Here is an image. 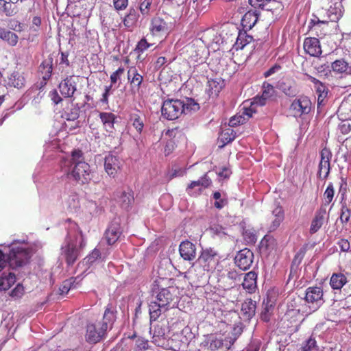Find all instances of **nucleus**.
<instances>
[{
    "instance_id": "obj_34",
    "label": "nucleus",
    "mask_w": 351,
    "mask_h": 351,
    "mask_svg": "<svg viewBox=\"0 0 351 351\" xmlns=\"http://www.w3.org/2000/svg\"><path fill=\"white\" fill-rule=\"evenodd\" d=\"M17 8L12 2L7 0H0V14H4L6 16H12L17 12Z\"/></svg>"
},
{
    "instance_id": "obj_10",
    "label": "nucleus",
    "mask_w": 351,
    "mask_h": 351,
    "mask_svg": "<svg viewBox=\"0 0 351 351\" xmlns=\"http://www.w3.org/2000/svg\"><path fill=\"white\" fill-rule=\"evenodd\" d=\"M320 158L318 176L321 179L324 180L328 176L330 170V161L332 158V153L330 149L323 148L320 152Z\"/></svg>"
},
{
    "instance_id": "obj_7",
    "label": "nucleus",
    "mask_w": 351,
    "mask_h": 351,
    "mask_svg": "<svg viewBox=\"0 0 351 351\" xmlns=\"http://www.w3.org/2000/svg\"><path fill=\"white\" fill-rule=\"evenodd\" d=\"M107 330L106 324L88 323L86 326V341L89 343H96L104 338Z\"/></svg>"
},
{
    "instance_id": "obj_21",
    "label": "nucleus",
    "mask_w": 351,
    "mask_h": 351,
    "mask_svg": "<svg viewBox=\"0 0 351 351\" xmlns=\"http://www.w3.org/2000/svg\"><path fill=\"white\" fill-rule=\"evenodd\" d=\"M117 311L116 307L112 304H108L104 311L102 321L100 322L101 324H106V329H111L112 325L116 319V314Z\"/></svg>"
},
{
    "instance_id": "obj_1",
    "label": "nucleus",
    "mask_w": 351,
    "mask_h": 351,
    "mask_svg": "<svg viewBox=\"0 0 351 351\" xmlns=\"http://www.w3.org/2000/svg\"><path fill=\"white\" fill-rule=\"evenodd\" d=\"M177 289L174 287L153 290L149 298V314L152 322L156 321L162 313L167 311L177 298Z\"/></svg>"
},
{
    "instance_id": "obj_13",
    "label": "nucleus",
    "mask_w": 351,
    "mask_h": 351,
    "mask_svg": "<svg viewBox=\"0 0 351 351\" xmlns=\"http://www.w3.org/2000/svg\"><path fill=\"white\" fill-rule=\"evenodd\" d=\"M61 95L65 98H71L77 90V82L73 75L67 76L58 86Z\"/></svg>"
},
{
    "instance_id": "obj_40",
    "label": "nucleus",
    "mask_w": 351,
    "mask_h": 351,
    "mask_svg": "<svg viewBox=\"0 0 351 351\" xmlns=\"http://www.w3.org/2000/svg\"><path fill=\"white\" fill-rule=\"evenodd\" d=\"M151 30L154 34L165 32L167 30V24L161 18H154L152 21Z\"/></svg>"
},
{
    "instance_id": "obj_9",
    "label": "nucleus",
    "mask_w": 351,
    "mask_h": 351,
    "mask_svg": "<svg viewBox=\"0 0 351 351\" xmlns=\"http://www.w3.org/2000/svg\"><path fill=\"white\" fill-rule=\"evenodd\" d=\"M253 260V252L247 248H244L237 252L234 257V263L240 269L245 271L250 268Z\"/></svg>"
},
{
    "instance_id": "obj_22",
    "label": "nucleus",
    "mask_w": 351,
    "mask_h": 351,
    "mask_svg": "<svg viewBox=\"0 0 351 351\" xmlns=\"http://www.w3.org/2000/svg\"><path fill=\"white\" fill-rule=\"evenodd\" d=\"M307 108V101L306 98H300L295 99L291 106L290 112L295 117H301L304 113V110Z\"/></svg>"
},
{
    "instance_id": "obj_24",
    "label": "nucleus",
    "mask_w": 351,
    "mask_h": 351,
    "mask_svg": "<svg viewBox=\"0 0 351 351\" xmlns=\"http://www.w3.org/2000/svg\"><path fill=\"white\" fill-rule=\"evenodd\" d=\"M224 86V81L220 78L208 80L206 90L210 96L216 97Z\"/></svg>"
},
{
    "instance_id": "obj_17",
    "label": "nucleus",
    "mask_w": 351,
    "mask_h": 351,
    "mask_svg": "<svg viewBox=\"0 0 351 351\" xmlns=\"http://www.w3.org/2000/svg\"><path fill=\"white\" fill-rule=\"evenodd\" d=\"M179 252L184 260L191 262L196 258L195 245L189 241H182L179 247Z\"/></svg>"
},
{
    "instance_id": "obj_63",
    "label": "nucleus",
    "mask_w": 351,
    "mask_h": 351,
    "mask_svg": "<svg viewBox=\"0 0 351 351\" xmlns=\"http://www.w3.org/2000/svg\"><path fill=\"white\" fill-rule=\"evenodd\" d=\"M304 255L305 251L304 250H301L299 252H298L293 260L292 267L298 266L300 264Z\"/></svg>"
},
{
    "instance_id": "obj_61",
    "label": "nucleus",
    "mask_w": 351,
    "mask_h": 351,
    "mask_svg": "<svg viewBox=\"0 0 351 351\" xmlns=\"http://www.w3.org/2000/svg\"><path fill=\"white\" fill-rule=\"evenodd\" d=\"M113 4L117 10H123L128 5V0H113Z\"/></svg>"
},
{
    "instance_id": "obj_57",
    "label": "nucleus",
    "mask_w": 351,
    "mask_h": 351,
    "mask_svg": "<svg viewBox=\"0 0 351 351\" xmlns=\"http://www.w3.org/2000/svg\"><path fill=\"white\" fill-rule=\"evenodd\" d=\"M244 239L249 243H254L256 241V234L251 230H246L243 233Z\"/></svg>"
},
{
    "instance_id": "obj_42",
    "label": "nucleus",
    "mask_w": 351,
    "mask_h": 351,
    "mask_svg": "<svg viewBox=\"0 0 351 351\" xmlns=\"http://www.w3.org/2000/svg\"><path fill=\"white\" fill-rule=\"evenodd\" d=\"M351 219V210L348 208L346 203H343L340 209L339 220L344 226L347 225Z\"/></svg>"
},
{
    "instance_id": "obj_55",
    "label": "nucleus",
    "mask_w": 351,
    "mask_h": 351,
    "mask_svg": "<svg viewBox=\"0 0 351 351\" xmlns=\"http://www.w3.org/2000/svg\"><path fill=\"white\" fill-rule=\"evenodd\" d=\"M152 0H143L140 5L139 9L143 15H147L149 12Z\"/></svg>"
},
{
    "instance_id": "obj_23",
    "label": "nucleus",
    "mask_w": 351,
    "mask_h": 351,
    "mask_svg": "<svg viewBox=\"0 0 351 351\" xmlns=\"http://www.w3.org/2000/svg\"><path fill=\"white\" fill-rule=\"evenodd\" d=\"M256 302L252 299H247L241 305V314L245 319L250 320L254 316L256 312Z\"/></svg>"
},
{
    "instance_id": "obj_54",
    "label": "nucleus",
    "mask_w": 351,
    "mask_h": 351,
    "mask_svg": "<svg viewBox=\"0 0 351 351\" xmlns=\"http://www.w3.org/2000/svg\"><path fill=\"white\" fill-rule=\"evenodd\" d=\"M80 109L78 106H75L72 107L69 112L66 113V119L68 121H75L80 115Z\"/></svg>"
},
{
    "instance_id": "obj_49",
    "label": "nucleus",
    "mask_w": 351,
    "mask_h": 351,
    "mask_svg": "<svg viewBox=\"0 0 351 351\" xmlns=\"http://www.w3.org/2000/svg\"><path fill=\"white\" fill-rule=\"evenodd\" d=\"M334 188L332 183H329L324 193V203L322 204L321 206H324L326 208L327 206L329 205V204L332 201V199L334 197Z\"/></svg>"
},
{
    "instance_id": "obj_30",
    "label": "nucleus",
    "mask_w": 351,
    "mask_h": 351,
    "mask_svg": "<svg viewBox=\"0 0 351 351\" xmlns=\"http://www.w3.org/2000/svg\"><path fill=\"white\" fill-rule=\"evenodd\" d=\"M40 71L43 74V78L45 81L48 80L51 75L53 69V58L49 56L47 58L44 60L41 63L40 67Z\"/></svg>"
},
{
    "instance_id": "obj_31",
    "label": "nucleus",
    "mask_w": 351,
    "mask_h": 351,
    "mask_svg": "<svg viewBox=\"0 0 351 351\" xmlns=\"http://www.w3.org/2000/svg\"><path fill=\"white\" fill-rule=\"evenodd\" d=\"M279 88L289 97H293L297 94L296 86L292 80L288 79L282 80L279 84Z\"/></svg>"
},
{
    "instance_id": "obj_29",
    "label": "nucleus",
    "mask_w": 351,
    "mask_h": 351,
    "mask_svg": "<svg viewBox=\"0 0 351 351\" xmlns=\"http://www.w3.org/2000/svg\"><path fill=\"white\" fill-rule=\"evenodd\" d=\"M252 40L253 37L250 35H248L246 32V30L240 31L239 32L234 47L237 51L243 49L245 46H246L247 44H250Z\"/></svg>"
},
{
    "instance_id": "obj_36",
    "label": "nucleus",
    "mask_w": 351,
    "mask_h": 351,
    "mask_svg": "<svg viewBox=\"0 0 351 351\" xmlns=\"http://www.w3.org/2000/svg\"><path fill=\"white\" fill-rule=\"evenodd\" d=\"M149 322H151L150 319ZM149 332L153 335V338L155 341H157V339L163 337L165 335V325L160 322L153 324V322H150Z\"/></svg>"
},
{
    "instance_id": "obj_60",
    "label": "nucleus",
    "mask_w": 351,
    "mask_h": 351,
    "mask_svg": "<svg viewBox=\"0 0 351 351\" xmlns=\"http://www.w3.org/2000/svg\"><path fill=\"white\" fill-rule=\"evenodd\" d=\"M124 72L123 67H119L117 71L113 72L110 75V81L112 84H115L120 79L121 75Z\"/></svg>"
},
{
    "instance_id": "obj_4",
    "label": "nucleus",
    "mask_w": 351,
    "mask_h": 351,
    "mask_svg": "<svg viewBox=\"0 0 351 351\" xmlns=\"http://www.w3.org/2000/svg\"><path fill=\"white\" fill-rule=\"evenodd\" d=\"M8 246L10 253L8 255V263L11 268L17 269L28 263L32 256V250L26 244L14 241Z\"/></svg>"
},
{
    "instance_id": "obj_18",
    "label": "nucleus",
    "mask_w": 351,
    "mask_h": 351,
    "mask_svg": "<svg viewBox=\"0 0 351 351\" xmlns=\"http://www.w3.org/2000/svg\"><path fill=\"white\" fill-rule=\"evenodd\" d=\"M217 256V252L215 250L206 248L202 250L201 255L198 258V262L204 268L208 269L211 265H215Z\"/></svg>"
},
{
    "instance_id": "obj_12",
    "label": "nucleus",
    "mask_w": 351,
    "mask_h": 351,
    "mask_svg": "<svg viewBox=\"0 0 351 351\" xmlns=\"http://www.w3.org/2000/svg\"><path fill=\"white\" fill-rule=\"evenodd\" d=\"M328 19H317L316 21L314 19L311 20L312 25H315L316 23H327L329 21L337 22L343 16L342 5L341 3H335L334 6H330L327 10Z\"/></svg>"
},
{
    "instance_id": "obj_32",
    "label": "nucleus",
    "mask_w": 351,
    "mask_h": 351,
    "mask_svg": "<svg viewBox=\"0 0 351 351\" xmlns=\"http://www.w3.org/2000/svg\"><path fill=\"white\" fill-rule=\"evenodd\" d=\"M322 54L319 40L316 38H308V55L317 58V61L320 59L318 57Z\"/></svg>"
},
{
    "instance_id": "obj_47",
    "label": "nucleus",
    "mask_w": 351,
    "mask_h": 351,
    "mask_svg": "<svg viewBox=\"0 0 351 351\" xmlns=\"http://www.w3.org/2000/svg\"><path fill=\"white\" fill-rule=\"evenodd\" d=\"M184 104V114L190 112H195L199 110V104L192 98H186L185 100H182Z\"/></svg>"
},
{
    "instance_id": "obj_19",
    "label": "nucleus",
    "mask_w": 351,
    "mask_h": 351,
    "mask_svg": "<svg viewBox=\"0 0 351 351\" xmlns=\"http://www.w3.org/2000/svg\"><path fill=\"white\" fill-rule=\"evenodd\" d=\"M128 80L130 83L131 89L134 93H138L143 84V77L135 67H131L128 71Z\"/></svg>"
},
{
    "instance_id": "obj_43",
    "label": "nucleus",
    "mask_w": 351,
    "mask_h": 351,
    "mask_svg": "<svg viewBox=\"0 0 351 351\" xmlns=\"http://www.w3.org/2000/svg\"><path fill=\"white\" fill-rule=\"evenodd\" d=\"M138 20V14L135 9L130 8L128 14L123 19V24L126 27H133Z\"/></svg>"
},
{
    "instance_id": "obj_59",
    "label": "nucleus",
    "mask_w": 351,
    "mask_h": 351,
    "mask_svg": "<svg viewBox=\"0 0 351 351\" xmlns=\"http://www.w3.org/2000/svg\"><path fill=\"white\" fill-rule=\"evenodd\" d=\"M339 129L343 134H348L351 132V124L348 121H342L339 125Z\"/></svg>"
},
{
    "instance_id": "obj_35",
    "label": "nucleus",
    "mask_w": 351,
    "mask_h": 351,
    "mask_svg": "<svg viewBox=\"0 0 351 351\" xmlns=\"http://www.w3.org/2000/svg\"><path fill=\"white\" fill-rule=\"evenodd\" d=\"M347 282V278L341 273H335L330 280V285L333 289L340 290Z\"/></svg>"
},
{
    "instance_id": "obj_58",
    "label": "nucleus",
    "mask_w": 351,
    "mask_h": 351,
    "mask_svg": "<svg viewBox=\"0 0 351 351\" xmlns=\"http://www.w3.org/2000/svg\"><path fill=\"white\" fill-rule=\"evenodd\" d=\"M151 45H152V44L148 43L145 38H142L138 43L136 50L138 52L143 53L146 49H147Z\"/></svg>"
},
{
    "instance_id": "obj_26",
    "label": "nucleus",
    "mask_w": 351,
    "mask_h": 351,
    "mask_svg": "<svg viewBox=\"0 0 351 351\" xmlns=\"http://www.w3.org/2000/svg\"><path fill=\"white\" fill-rule=\"evenodd\" d=\"M263 91L261 97L256 96L254 97L255 104H258V106H263L265 104L266 100L271 97L274 93V87L270 84H263Z\"/></svg>"
},
{
    "instance_id": "obj_11",
    "label": "nucleus",
    "mask_w": 351,
    "mask_h": 351,
    "mask_svg": "<svg viewBox=\"0 0 351 351\" xmlns=\"http://www.w3.org/2000/svg\"><path fill=\"white\" fill-rule=\"evenodd\" d=\"M328 219V214L324 206H321L317 209L312 219L309 232L314 234L317 232L322 226L327 223Z\"/></svg>"
},
{
    "instance_id": "obj_33",
    "label": "nucleus",
    "mask_w": 351,
    "mask_h": 351,
    "mask_svg": "<svg viewBox=\"0 0 351 351\" xmlns=\"http://www.w3.org/2000/svg\"><path fill=\"white\" fill-rule=\"evenodd\" d=\"M99 117L107 132H112L116 116L112 112H100Z\"/></svg>"
},
{
    "instance_id": "obj_48",
    "label": "nucleus",
    "mask_w": 351,
    "mask_h": 351,
    "mask_svg": "<svg viewBox=\"0 0 351 351\" xmlns=\"http://www.w3.org/2000/svg\"><path fill=\"white\" fill-rule=\"evenodd\" d=\"M348 68V64L343 59L337 60L332 63L333 71L339 73L346 72Z\"/></svg>"
},
{
    "instance_id": "obj_28",
    "label": "nucleus",
    "mask_w": 351,
    "mask_h": 351,
    "mask_svg": "<svg viewBox=\"0 0 351 351\" xmlns=\"http://www.w3.org/2000/svg\"><path fill=\"white\" fill-rule=\"evenodd\" d=\"M117 193L120 194L119 195V203L120 206L125 210L129 209L132 203L134 202V196L131 190H128V191H121L117 192Z\"/></svg>"
},
{
    "instance_id": "obj_38",
    "label": "nucleus",
    "mask_w": 351,
    "mask_h": 351,
    "mask_svg": "<svg viewBox=\"0 0 351 351\" xmlns=\"http://www.w3.org/2000/svg\"><path fill=\"white\" fill-rule=\"evenodd\" d=\"M0 38L6 41L10 45L15 46L18 43V36L5 28L0 27Z\"/></svg>"
},
{
    "instance_id": "obj_16",
    "label": "nucleus",
    "mask_w": 351,
    "mask_h": 351,
    "mask_svg": "<svg viewBox=\"0 0 351 351\" xmlns=\"http://www.w3.org/2000/svg\"><path fill=\"white\" fill-rule=\"evenodd\" d=\"M211 184V180L204 175L197 181H193L186 188V191L190 195L197 196L202 190L207 188Z\"/></svg>"
},
{
    "instance_id": "obj_46",
    "label": "nucleus",
    "mask_w": 351,
    "mask_h": 351,
    "mask_svg": "<svg viewBox=\"0 0 351 351\" xmlns=\"http://www.w3.org/2000/svg\"><path fill=\"white\" fill-rule=\"evenodd\" d=\"M235 136V133L232 129L228 128L223 131L220 135V140L223 143V146L234 141Z\"/></svg>"
},
{
    "instance_id": "obj_3",
    "label": "nucleus",
    "mask_w": 351,
    "mask_h": 351,
    "mask_svg": "<svg viewBox=\"0 0 351 351\" xmlns=\"http://www.w3.org/2000/svg\"><path fill=\"white\" fill-rule=\"evenodd\" d=\"M85 245L86 242L77 225L74 222L70 223L65 244L61 247L62 255L68 265H73L76 261Z\"/></svg>"
},
{
    "instance_id": "obj_64",
    "label": "nucleus",
    "mask_w": 351,
    "mask_h": 351,
    "mask_svg": "<svg viewBox=\"0 0 351 351\" xmlns=\"http://www.w3.org/2000/svg\"><path fill=\"white\" fill-rule=\"evenodd\" d=\"M243 324L241 323H238L234 325L232 335V336H230V337H236V339L238 338V337L243 332Z\"/></svg>"
},
{
    "instance_id": "obj_2",
    "label": "nucleus",
    "mask_w": 351,
    "mask_h": 351,
    "mask_svg": "<svg viewBox=\"0 0 351 351\" xmlns=\"http://www.w3.org/2000/svg\"><path fill=\"white\" fill-rule=\"evenodd\" d=\"M62 171L70 180L80 184L88 183L91 180L90 165L84 161L80 150L72 152L71 158L62 167Z\"/></svg>"
},
{
    "instance_id": "obj_8",
    "label": "nucleus",
    "mask_w": 351,
    "mask_h": 351,
    "mask_svg": "<svg viewBox=\"0 0 351 351\" xmlns=\"http://www.w3.org/2000/svg\"><path fill=\"white\" fill-rule=\"evenodd\" d=\"M121 234V220L119 218H114L106 230L104 239L108 245H113L119 240Z\"/></svg>"
},
{
    "instance_id": "obj_45",
    "label": "nucleus",
    "mask_w": 351,
    "mask_h": 351,
    "mask_svg": "<svg viewBox=\"0 0 351 351\" xmlns=\"http://www.w3.org/2000/svg\"><path fill=\"white\" fill-rule=\"evenodd\" d=\"M306 60L302 55H298L293 59V63L298 69V72H301L304 75H306Z\"/></svg>"
},
{
    "instance_id": "obj_25",
    "label": "nucleus",
    "mask_w": 351,
    "mask_h": 351,
    "mask_svg": "<svg viewBox=\"0 0 351 351\" xmlns=\"http://www.w3.org/2000/svg\"><path fill=\"white\" fill-rule=\"evenodd\" d=\"M258 14L254 11L246 12L242 18L241 25L245 30H250L257 23Z\"/></svg>"
},
{
    "instance_id": "obj_14",
    "label": "nucleus",
    "mask_w": 351,
    "mask_h": 351,
    "mask_svg": "<svg viewBox=\"0 0 351 351\" xmlns=\"http://www.w3.org/2000/svg\"><path fill=\"white\" fill-rule=\"evenodd\" d=\"M308 309L312 312L317 310L323 303V291L321 287L308 288Z\"/></svg>"
},
{
    "instance_id": "obj_5",
    "label": "nucleus",
    "mask_w": 351,
    "mask_h": 351,
    "mask_svg": "<svg viewBox=\"0 0 351 351\" xmlns=\"http://www.w3.org/2000/svg\"><path fill=\"white\" fill-rule=\"evenodd\" d=\"M236 341L234 337L211 335L202 343V351H228Z\"/></svg>"
},
{
    "instance_id": "obj_62",
    "label": "nucleus",
    "mask_w": 351,
    "mask_h": 351,
    "mask_svg": "<svg viewBox=\"0 0 351 351\" xmlns=\"http://www.w3.org/2000/svg\"><path fill=\"white\" fill-rule=\"evenodd\" d=\"M258 106V104H254V101L253 100L251 103V106L249 108H245L243 114L247 116L248 118L252 117V114L256 112V107Z\"/></svg>"
},
{
    "instance_id": "obj_50",
    "label": "nucleus",
    "mask_w": 351,
    "mask_h": 351,
    "mask_svg": "<svg viewBox=\"0 0 351 351\" xmlns=\"http://www.w3.org/2000/svg\"><path fill=\"white\" fill-rule=\"evenodd\" d=\"M130 121L137 132L141 134L144 128V121L143 118H141L138 114H134L131 116Z\"/></svg>"
},
{
    "instance_id": "obj_15",
    "label": "nucleus",
    "mask_w": 351,
    "mask_h": 351,
    "mask_svg": "<svg viewBox=\"0 0 351 351\" xmlns=\"http://www.w3.org/2000/svg\"><path fill=\"white\" fill-rule=\"evenodd\" d=\"M122 161L113 155H108L105 158L104 168L108 176L114 178L117 172L121 169Z\"/></svg>"
},
{
    "instance_id": "obj_41",
    "label": "nucleus",
    "mask_w": 351,
    "mask_h": 351,
    "mask_svg": "<svg viewBox=\"0 0 351 351\" xmlns=\"http://www.w3.org/2000/svg\"><path fill=\"white\" fill-rule=\"evenodd\" d=\"M8 84L18 89L21 88L25 84V78L19 73H13L9 77Z\"/></svg>"
},
{
    "instance_id": "obj_39",
    "label": "nucleus",
    "mask_w": 351,
    "mask_h": 351,
    "mask_svg": "<svg viewBox=\"0 0 351 351\" xmlns=\"http://www.w3.org/2000/svg\"><path fill=\"white\" fill-rule=\"evenodd\" d=\"M273 216L275 219L272 221V223L269 227L270 231L275 230L280 224L284 219V213L281 206H276L272 211Z\"/></svg>"
},
{
    "instance_id": "obj_6",
    "label": "nucleus",
    "mask_w": 351,
    "mask_h": 351,
    "mask_svg": "<svg viewBox=\"0 0 351 351\" xmlns=\"http://www.w3.org/2000/svg\"><path fill=\"white\" fill-rule=\"evenodd\" d=\"M184 102L180 99H167L161 108L162 117L167 120H175L184 112Z\"/></svg>"
},
{
    "instance_id": "obj_20",
    "label": "nucleus",
    "mask_w": 351,
    "mask_h": 351,
    "mask_svg": "<svg viewBox=\"0 0 351 351\" xmlns=\"http://www.w3.org/2000/svg\"><path fill=\"white\" fill-rule=\"evenodd\" d=\"M256 280L257 274L255 271H251L247 273L242 283L243 288L250 293L255 292L257 288Z\"/></svg>"
},
{
    "instance_id": "obj_56",
    "label": "nucleus",
    "mask_w": 351,
    "mask_h": 351,
    "mask_svg": "<svg viewBox=\"0 0 351 351\" xmlns=\"http://www.w3.org/2000/svg\"><path fill=\"white\" fill-rule=\"evenodd\" d=\"M271 0H249V2L252 6L254 7H259L263 9L266 8L267 10H269V8H267V5L269 3H270Z\"/></svg>"
},
{
    "instance_id": "obj_37",
    "label": "nucleus",
    "mask_w": 351,
    "mask_h": 351,
    "mask_svg": "<svg viewBox=\"0 0 351 351\" xmlns=\"http://www.w3.org/2000/svg\"><path fill=\"white\" fill-rule=\"evenodd\" d=\"M16 281L15 275L11 272L8 274L3 273L2 276H0V291H5L11 287Z\"/></svg>"
},
{
    "instance_id": "obj_52",
    "label": "nucleus",
    "mask_w": 351,
    "mask_h": 351,
    "mask_svg": "<svg viewBox=\"0 0 351 351\" xmlns=\"http://www.w3.org/2000/svg\"><path fill=\"white\" fill-rule=\"evenodd\" d=\"M149 348V342L147 340L144 339L141 337H138L135 339V343L134 346V351H145Z\"/></svg>"
},
{
    "instance_id": "obj_51",
    "label": "nucleus",
    "mask_w": 351,
    "mask_h": 351,
    "mask_svg": "<svg viewBox=\"0 0 351 351\" xmlns=\"http://www.w3.org/2000/svg\"><path fill=\"white\" fill-rule=\"evenodd\" d=\"M210 232L213 237H217L220 239L226 237L228 233L226 229L220 225L215 224L210 228Z\"/></svg>"
},
{
    "instance_id": "obj_53",
    "label": "nucleus",
    "mask_w": 351,
    "mask_h": 351,
    "mask_svg": "<svg viewBox=\"0 0 351 351\" xmlns=\"http://www.w3.org/2000/svg\"><path fill=\"white\" fill-rule=\"evenodd\" d=\"M101 257V253L99 250L94 249L91 254L88 255L85 258L84 261H86V264H93L94 263L98 258Z\"/></svg>"
},
{
    "instance_id": "obj_27",
    "label": "nucleus",
    "mask_w": 351,
    "mask_h": 351,
    "mask_svg": "<svg viewBox=\"0 0 351 351\" xmlns=\"http://www.w3.org/2000/svg\"><path fill=\"white\" fill-rule=\"evenodd\" d=\"M308 79L314 84V88L315 89L316 93L317 94V103L321 104L324 99L327 96L328 92L326 87L321 82L316 80L315 77L308 75Z\"/></svg>"
},
{
    "instance_id": "obj_44",
    "label": "nucleus",
    "mask_w": 351,
    "mask_h": 351,
    "mask_svg": "<svg viewBox=\"0 0 351 351\" xmlns=\"http://www.w3.org/2000/svg\"><path fill=\"white\" fill-rule=\"evenodd\" d=\"M14 326L13 315L9 313H5L2 315L0 327L2 329L10 331Z\"/></svg>"
}]
</instances>
